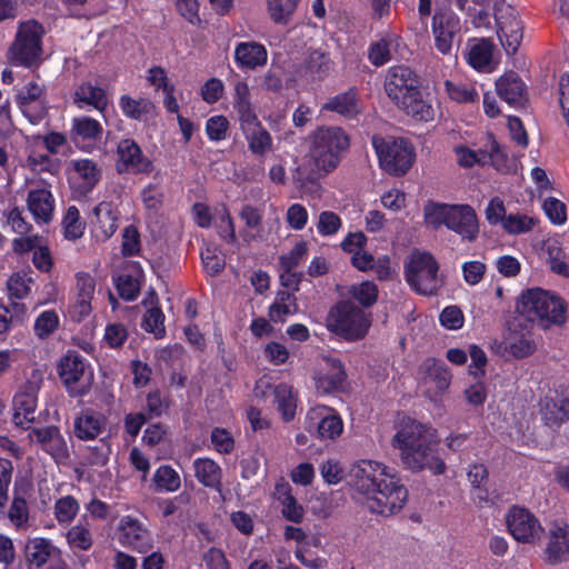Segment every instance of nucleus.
I'll list each match as a JSON object with an SVG mask.
<instances>
[{"instance_id": "obj_30", "label": "nucleus", "mask_w": 569, "mask_h": 569, "mask_svg": "<svg viewBox=\"0 0 569 569\" xmlns=\"http://www.w3.org/2000/svg\"><path fill=\"white\" fill-rule=\"evenodd\" d=\"M426 385L436 387V395L442 393L451 382V373L443 361L429 359L423 363Z\"/></svg>"}, {"instance_id": "obj_4", "label": "nucleus", "mask_w": 569, "mask_h": 569, "mask_svg": "<svg viewBox=\"0 0 569 569\" xmlns=\"http://www.w3.org/2000/svg\"><path fill=\"white\" fill-rule=\"evenodd\" d=\"M310 158L319 171L329 173L335 170L341 154L350 147L347 132L336 126L319 127L311 136Z\"/></svg>"}, {"instance_id": "obj_20", "label": "nucleus", "mask_w": 569, "mask_h": 569, "mask_svg": "<svg viewBox=\"0 0 569 569\" xmlns=\"http://www.w3.org/2000/svg\"><path fill=\"white\" fill-rule=\"evenodd\" d=\"M103 128L99 121L90 117H78L72 120L70 139L81 148L93 146L101 141Z\"/></svg>"}, {"instance_id": "obj_27", "label": "nucleus", "mask_w": 569, "mask_h": 569, "mask_svg": "<svg viewBox=\"0 0 569 569\" xmlns=\"http://www.w3.org/2000/svg\"><path fill=\"white\" fill-rule=\"evenodd\" d=\"M397 107L418 121L427 122L435 118V109L429 101L423 99L420 89L407 96V99Z\"/></svg>"}, {"instance_id": "obj_12", "label": "nucleus", "mask_w": 569, "mask_h": 569, "mask_svg": "<svg viewBox=\"0 0 569 569\" xmlns=\"http://www.w3.org/2000/svg\"><path fill=\"white\" fill-rule=\"evenodd\" d=\"M17 103L31 123H38L47 113V94L44 84L31 80L17 93Z\"/></svg>"}, {"instance_id": "obj_46", "label": "nucleus", "mask_w": 569, "mask_h": 569, "mask_svg": "<svg viewBox=\"0 0 569 569\" xmlns=\"http://www.w3.org/2000/svg\"><path fill=\"white\" fill-rule=\"evenodd\" d=\"M64 237L77 240L83 234L84 223L80 220V213L76 206L68 208L63 221Z\"/></svg>"}, {"instance_id": "obj_39", "label": "nucleus", "mask_w": 569, "mask_h": 569, "mask_svg": "<svg viewBox=\"0 0 569 569\" xmlns=\"http://www.w3.org/2000/svg\"><path fill=\"white\" fill-rule=\"evenodd\" d=\"M73 169L78 178L82 180L81 188L83 192L91 191L101 178L100 168L90 159L76 160Z\"/></svg>"}, {"instance_id": "obj_22", "label": "nucleus", "mask_w": 569, "mask_h": 569, "mask_svg": "<svg viewBox=\"0 0 569 569\" xmlns=\"http://www.w3.org/2000/svg\"><path fill=\"white\" fill-rule=\"evenodd\" d=\"M496 91L503 101L513 107H521L527 100L526 84L515 72L501 76L496 81Z\"/></svg>"}, {"instance_id": "obj_55", "label": "nucleus", "mask_w": 569, "mask_h": 569, "mask_svg": "<svg viewBox=\"0 0 569 569\" xmlns=\"http://www.w3.org/2000/svg\"><path fill=\"white\" fill-rule=\"evenodd\" d=\"M445 84L449 97L457 102H473L478 99V93L473 87L455 84L449 80Z\"/></svg>"}, {"instance_id": "obj_40", "label": "nucleus", "mask_w": 569, "mask_h": 569, "mask_svg": "<svg viewBox=\"0 0 569 569\" xmlns=\"http://www.w3.org/2000/svg\"><path fill=\"white\" fill-rule=\"evenodd\" d=\"M492 52V42L488 39H481L471 46L468 52V62L477 70H485L491 63Z\"/></svg>"}, {"instance_id": "obj_29", "label": "nucleus", "mask_w": 569, "mask_h": 569, "mask_svg": "<svg viewBox=\"0 0 569 569\" xmlns=\"http://www.w3.org/2000/svg\"><path fill=\"white\" fill-rule=\"evenodd\" d=\"M326 362L329 367L328 372L320 376L316 380L317 389L330 393L339 390L346 380V372L343 366L339 359L327 358Z\"/></svg>"}, {"instance_id": "obj_56", "label": "nucleus", "mask_w": 569, "mask_h": 569, "mask_svg": "<svg viewBox=\"0 0 569 569\" xmlns=\"http://www.w3.org/2000/svg\"><path fill=\"white\" fill-rule=\"evenodd\" d=\"M543 210L550 221L555 224H563L567 220V208L563 202L556 198H548L543 202Z\"/></svg>"}, {"instance_id": "obj_16", "label": "nucleus", "mask_w": 569, "mask_h": 569, "mask_svg": "<svg viewBox=\"0 0 569 569\" xmlns=\"http://www.w3.org/2000/svg\"><path fill=\"white\" fill-rule=\"evenodd\" d=\"M119 540L122 545L146 553L152 548V537L140 521L131 517L121 519Z\"/></svg>"}, {"instance_id": "obj_53", "label": "nucleus", "mask_w": 569, "mask_h": 569, "mask_svg": "<svg viewBox=\"0 0 569 569\" xmlns=\"http://www.w3.org/2000/svg\"><path fill=\"white\" fill-rule=\"evenodd\" d=\"M353 298L363 307H371L378 298V288L371 281H363L352 289Z\"/></svg>"}, {"instance_id": "obj_35", "label": "nucleus", "mask_w": 569, "mask_h": 569, "mask_svg": "<svg viewBox=\"0 0 569 569\" xmlns=\"http://www.w3.org/2000/svg\"><path fill=\"white\" fill-rule=\"evenodd\" d=\"M153 299H157V297L154 292H151V301L149 302L148 299L142 301V305L148 308L143 316L141 327L159 339L166 335L164 315L158 306H153Z\"/></svg>"}, {"instance_id": "obj_14", "label": "nucleus", "mask_w": 569, "mask_h": 569, "mask_svg": "<svg viewBox=\"0 0 569 569\" xmlns=\"http://www.w3.org/2000/svg\"><path fill=\"white\" fill-rule=\"evenodd\" d=\"M512 537L520 542H533L542 531L539 520L527 509L512 507L507 516Z\"/></svg>"}, {"instance_id": "obj_21", "label": "nucleus", "mask_w": 569, "mask_h": 569, "mask_svg": "<svg viewBox=\"0 0 569 569\" xmlns=\"http://www.w3.org/2000/svg\"><path fill=\"white\" fill-rule=\"evenodd\" d=\"M498 36L508 56L517 52L522 40V23L513 11L498 18Z\"/></svg>"}, {"instance_id": "obj_37", "label": "nucleus", "mask_w": 569, "mask_h": 569, "mask_svg": "<svg viewBox=\"0 0 569 569\" xmlns=\"http://www.w3.org/2000/svg\"><path fill=\"white\" fill-rule=\"evenodd\" d=\"M119 104L124 116L139 121L152 114L156 109L154 104L149 99H132L127 94L120 97Z\"/></svg>"}, {"instance_id": "obj_59", "label": "nucleus", "mask_w": 569, "mask_h": 569, "mask_svg": "<svg viewBox=\"0 0 569 569\" xmlns=\"http://www.w3.org/2000/svg\"><path fill=\"white\" fill-rule=\"evenodd\" d=\"M282 503V515L283 517L292 522L299 523L303 519V508L297 502L295 497H292L289 492L284 493L281 498Z\"/></svg>"}, {"instance_id": "obj_62", "label": "nucleus", "mask_w": 569, "mask_h": 569, "mask_svg": "<svg viewBox=\"0 0 569 569\" xmlns=\"http://www.w3.org/2000/svg\"><path fill=\"white\" fill-rule=\"evenodd\" d=\"M218 216L220 219L219 223V233L220 236L229 243H236L237 242V236L234 230L233 220L230 216L229 210L227 207L222 206L221 209L218 211Z\"/></svg>"}, {"instance_id": "obj_31", "label": "nucleus", "mask_w": 569, "mask_h": 569, "mask_svg": "<svg viewBox=\"0 0 569 569\" xmlns=\"http://www.w3.org/2000/svg\"><path fill=\"white\" fill-rule=\"evenodd\" d=\"M56 550V547L48 539H29L24 547L26 561L29 565L40 568L51 558Z\"/></svg>"}, {"instance_id": "obj_48", "label": "nucleus", "mask_w": 569, "mask_h": 569, "mask_svg": "<svg viewBox=\"0 0 569 569\" xmlns=\"http://www.w3.org/2000/svg\"><path fill=\"white\" fill-rule=\"evenodd\" d=\"M59 326V317L54 310L43 311L38 316L34 322V333L40 339H46L52 335Z\"/></svg>"}, {"instance_id": "obj_36", "label": "nucleus", "mask_w": 569, "mask_h": 569, "mask_svg": "<svg viewBox=\"0 0 569 569\" xmlns=\"http://www.w3.org/2000/svg\"><path fill=\"white\" fill-rule=\"evenodd\" d=\"M103 427L100 415L84 411L74 420V433L81 440H92L98 437Z\"/></svg>"}, {"instance_id": "obj_9", "label": "nucleus", "mask_w": 569, "mask_h": 569, "mask_svg": "<svg viewBox=\"0 0 569 569\" xmlns=\"http://www.w3.org/2000/svg\"><path fill=\"white\" fill-rule=\"evenodd\" d=\"M89 365L79 352L69 350L58 362L57 372L66 388L74 393L86 392L90 376Z\"/></svg>"}, {"instance_id": "obj_6", "label": "nucleus", "mask_w": 569, "mask_h": 569, "mask_svg": "<svg viewBox=\"0 0 569 569\" xmlns=\"http://www.w3.org/2000/svg\"><path fill=\"white\" fill-rule=\"evenodd\" d=\"M405 278L412 290L422 296L437 295L443 286L439 263L429 252L412 251L405 263Z\"/></svg>"}, {"instance_id": "obj_60", "label": "nucleus", "mask_w": 569, "mask_h": 569, "mask_svg": "<svg viewBox=\"0 0 569 569\" xmlns=\"http://www.w3.org/2000/svg\"><path fill=\"white\" fill-rule=\"evenodd\" d=\"M308 252L307 242L300 241L287 253L280 257L282 269H296Z\"/></svg>"}, {"instance_id": "obj_33", "label": "nucleus", "mask_w": 569, "mask_h": 569, "mask_svg": "<svg viewBox=\"0 0 569 569\" xmlns=\"http://www.w3.org/2000/svg\"><path fill=\"white\" fill-rule=\"evenodd\" d=\"M303 70L311 80H323L332 70V61L327 52L313 50L306 59Z\"/></svg>"}, {"instance_id": "obj_13", "label": "nucleus", "mask_w": 569, "mask_h": 569, "mask_svg": "<svg viewBox=\"0 0 569 569\" xmlns=\"http://www.w3.org/2000/svg\"><path fill=\"white\" fill-rule=\"evenodd\" d=\"M418 89V78L410 68L397 66L389 69L385 80V91L396 106Z\"/></svg>"}, {"instance_id": "obj_3", "label": "nucleus", "mask_w": 569, "mask_h": 569, "mask_svg": "<svg viewBox=\"0 0 569 569\" xmlns=\"http://www.w3.org/2000/svg\"><path fill=\"white\" fill-rule=\"evenodd\" d=\"M516 310L543 330L562 327L567 321V302L560 296L538 287L520 293Z\"/></svg>"}, {"instance_id": "obj_25", "label": "nucleus", "mask_w": 569, "mask_h": 569, "mask_svg": "<svg viewBox=\"0 0 569 569\" xmlns=\"http://www.w3.org/2000/svg\"><path fill=\"white\" fill-rule=\"evenodd\" d=\"M234 59L239 67L254 69L266 64L268 53L264 46L259 42H240L236 46Z\"/></svg>"}, {"instance_id": "obj_57", "label": "nucleus", "mask_w": 569, "mask_h": 569, "mask_svg": "<svg viewBox=\"0 0 569 569\" xmlns=\"http://www.w3.org/2000/svg\"><path fill=\"white\" fill-rule=\"evenodd\" d=\"M341 228L340 217L332 211H322L319 214L317 229L322 236H332Z\"/></svg>"}, {"instance_id": "obj_23", "label": "nucleus", "mask_w": 569, "mask_h": 569, "mask_svg": "<svg viewBox=\"0 0 569 569\" xmlns=\"http://www.w3.org/2000/svg\"><path fill=\"white\" fill-rule=\"evenodd\" d=\"M28 209L37 222L48 223L52 220L54 199L47 189H34L28 193Z\"/></svg>"}, {"instance_id": "obj_1", "label": "nucleus", "mask_w": 569, "mask_h": 569, "mask_svg": "<svg viewBox=\"0 0 569 569\" xmlns=\"http://www.w3.org/2000/svg\"><path fill=\"white\" fill-rule=\"evenodd\" d=\"M350 479L353 488L368 497V508L372 512L391 516L401 510L407 502L406 487L380 462H357L350 470Z\"/></svg>"}, {"instance_id": "obj_8", "label": "nucleus", "mask_w": 569, "mask_h": 569, "mask_svg": "<svg viewBox=\"0 0 569 569\" xmlns=\"http://www.w3.org/2000/svg\"><path fill=\"white\" fill-rule=\"evenodd\" d=\"M328 327L347 340L366 336L370 327L369 316L351 301H340L331 309Z\"/></svg>"}, {"instance_id": "obj_44", "label": "nucleus", "mask_w": 569, "mask_h": 569, "mask_svg": "<svg viewBox=\"0 0 569 569\" xmlns=\"http://www.w3.org/2000/svg\"><path fill=\"white\" fill-rule=\"evenodd\" d=\"M36 401L33 398L21 395L14 398V415L13 423L18 427H23L26 422H31L34 419Z\"/></svg>"}, {"instance_id": "obj_28", "label": "nucleus", "mask_w": 569, "mask_h": 569, "mask_svg": "<svg viewBox=\"0 0 569 569\" xmlns=\"http://www.w3.org/2000/svg\"><path fill=\"white\" fill-rule=\"evenodd\" d=\"M93 216L96 221L92 223L101 239L110 238L118 229V214L111 202L102 201L98 203L93 209Z\"/></svg>"}, {"instance_id": "obj_54", "label": "nucleus", "mask_w": 569, "mask_h": 569, "mask_svg": "<svg viewBox=\"0 0 569 569\" xmlns=\"http://www.w3.org/2000/svg\"><path fill=\"white\" fill-rule=\"evenodd\" d=\"M110 455V446L107 441L100 440L96 446L86 449V460L91 466H104Z\"/></svg>"}, {"instance_id": "obj_19", "label": "nucleus", "mask_w": 569, "mask_h": 569, "mask_svg": "<svg viewBox=\"0 0 569 569\" xmlns=\"http://www.w3.org/2000/svg\"><path fill=\"white\" fill-rule=\"evenodd\" d=\"M545 553L549 563H559L569 559V526L555 523L547 535Z\"/></svg>"}, {"instance_id": "obj_7", "label": "nucleus", "mask_w": 569, "mask_h": 569, "mask_svg": "<svg viewBox=\"0 0 569 569\" xmlns=\"http://www.w3.org/2000/svg\"><path fill=\"white\" fill-rule=\"evenodd\" d=\"M372 146L380 167L391 176L406 174L415 161V148L406 139L373 136Z\"/></svg>"}, {"instance_id": "obj_45", "label": "nucleus", "mask_w": 569, "mask_h": 569, "mask_svg": "<svg viewBox=\"0 0 569 569\" xmlns=\"http://www.w3.org/2000/svg\"><path fill=\"white\" fill-rule=\"evenodd\" d=\"M33 279L27 272L13 273L7 281V289L11 300L24 299L31 292Z\"/></svg>"}, {"instance_id": "obj_11", "label": "nucleus", "mask_w": 569, "mask_h": 569, "mask_svg": "<svg viewBox=\"0 0 569 569\" xmlns=\"http://www.w3.org/2000/svg\"><path fill=\"white\" fill-rule=\"evenodd\" d=\"M431 31L436 49L443 56H450L461 32L460 18L450 10L437 11L432 17Z\"/></svg>"}, {"instance_id": "obj_34", "label": "nucleus", "mask_w": 569, "mask_h": 569, "mask_svg": "<svg viewBox=\"0 0 569 569\" xmlns=\"http://www.w3.org/2000/svg\"><path fill=\"white\" fill-rule=\"evenodd\" d=\"M193 467L196 478L200 483L220 490L221 468L218 463L208 458H199L194 460Z\"/></svg>"}, {"instance_id": "obj_15", "label": "nucleus", "mask_w": 569, "mask_h": 569, "mask_svg": "<svg viewBox=\"0 0 569 569\" xmlns=\"http://www.w3.org/2000/svg\"><path fill=\"white\" fill-rule=\"evenodd\" d=\"M119 173H148L152 170V162L142 154L141 148L132 139H123L117 148Z\"/></svg>"}, {"instance_id": "obj_51", "label": "nucleus", "mask_w": 569, "mask_h": 569, "mask_svg": "<svg viewBox=\"0 0 569 569\" xmlns=\"http://www.w3.org/2000/svg\"><path fill=\"white\" fill-rule=\"evenodd\" d=\"M116 287L119 296L127 301L134 300L140 291V282L138 278L129 273L118 276L116 279Z\"/></svg>"}, {"instance_id": "obj_64", "label": "nucleus", "mask_w": 569, "mask_h": 569, "mask_svg": "<svg viewBox=\"0 0 569 569\" xmlns=\"http://www.w3.org/2000/svg\"><path fill=\"white\" fill-rule=\"evenodd\" d=\"M9 518L16 526H21L29 519L27 501L23 497L17 493L14 495L13 501L9 509Z\"/></svg>"}, {"instance_id": "obj_47", "label": "nucleus", "mask_w": 569, "mask_h": 569, "mask_svg": "<svg viewBox=\"0 0 569 569\" xmlns=\"http://www.w3.org/2000/svg\"><path fill=\"white\" fill-rule=\"evenodd\" d=\"M452 204L430 202L425 207V220L428 224L438 228L441 224L448 227V217Z\"/></svg>"}, {"instance_id": "obj_52", "label": "nucleus", "mask_w": 569, "mask_h": 569, "mask_svg": "<svg viewBox=\"0 0 569 569\" xmlns=\"http://www.w3.org/2000/svg\"><path fill=\"white\" fill-rule=\"evenodd\" d=\"M505 350L513 358L520 359L530 356L535 346L523 336L510 337L505 341Z\"/></svg>"}, {"instance_id": "obj_63", "label": "nucleus", "mask_w": 569, "mask_h": 569, "mask_svg": "<svg viewBox=\"0 0 569 569\" xmlns=\"http://www.w3.org/2000/svg\"><path fill=\"white\" fill-rule=\"evenodd\" d=\"M368 57L370 62L376 67H380L387 63L391 59L389 43L387 40L380 39L379 41L372 43L369 48Z\"/></svg>"}, {"instance_id": "obj_49", "label": "nucleus", "mask_w": 569, "mask_h": 569, "mask_svg": "<svg viewBox=\"0 0 569 569\" xmlns=\"http://www.w3.org/2000/svg\"><path fill=\"white\" fill-rule=\"evenodd\" d=\"M79 511V503L72 496L58 499L54 503V515L60 523L71 522Z\"/></svg>"}, {"instance_id": "obj_5", "label": "nucleus", "mask_w": 569, "mask_h": 569, "mask_svg": "<svg viewBox=\"0 0 569 569\" xmlns=\"http://www.w3.org/2000/svg\"><path fill=\"white\" fill-rule=\"evenodd\" d=\"M43 26L34 19L20 21L8 58L16 66L36 68L42 61Z\"/></svg>"}, {"instance_id": "obj_61", "label": "nucleus", "mask_w": 569, "mask_h": 569, "mask_svg": "<svg viewBox=\"0 0 569 569\" xmlns=\"http://www.w3.org/2000/svg\"><path fill=\"white\" fill-rule=\"evenodd\" d=\"M535 220L527 216L509 214L503 220V228L509 233H522L532 229Z\"/></svg>"}, {"instance_id": "obj_26", "label": "nucleus", "mask_w": 569, "mask_h": 569, "mask_svg": "<svg viewBox=\"0 0 569 569\" xmlns=\"http://www.w3.org/2000/svg\"><path fill=\"white\" fill-rule=\"evenodd\" d=\"M322 110L336 112L345 118L352 119L360 113L358 93L355 89L330 97Z\"/></svg>"}, {"instance_id": "obj_43", "label": "nucleus", "mask_w": 569, "mask_h": 569, "mask_svg": "<svg viewBox=\"0 0 569 569\" xmlns=\"http://www.w3.org/2000/svg\"><path fill=\"white\" fill-rule=\"evenodd\" d=\"M299 0H267L268 13L278 24H287L297 9Z\"/></svg>"}, {"instance_id": "obj_10", "label": "nucleus", "mask_w": 569, "mask_h": 569, "mask_svg": "<svg viewBox=\"0 0 569 569\" xmlns=\"http://www.w3.org/2000/svg\"><path fill=\"white\" fill-rule=\"evenodd\" d=\"M305 429L320 440H333L342 433L343 423L335 409L317 406L307 412Z\"/></svg>"}, {"instance_id": "obj_17", "label": "nucleus", "mask_w": 569, "mask_h": 569, "mask_svg": "<svg viewBox=\"0 0 569 569\" xmlns=\"http://www.w3.org/2000/svg\"><path fill=\"white\" fill-rule=\"evenodd\" d=\"M447 228L460 234L462 239L473 241L479 231L475 210L468 204H452Z\"/></svg>"}, {"instance_id": "obj_18", "label": "nucleus", "mask_w": 569, "mask_h": 569, "mask_svg": "<svg viewBox=\"0 0 569 569\" xmlns=\"http://www.w3.org/2000/svg\"><path fill=\"white\" fill-rule=\"evenodd\" d=\"M29 438L41 446V448L56 460L68 457V447L63 436L56 426L32 428Z\"/></svg>"}, {"instance_id": "obj_42", "label": "nucleus", "mask_w": 569, "mask_h": 569, "mask_svg": "<svg viewBox=\"0 0 569 569\" xmlns=\"http://www.w3.org/2000/svg\"><path fill=\"white\" fill-rule=\"evenodd\" d=\"M153 482L156 491L174 492L180 488L181 480L179 473L170 466H160L154 475Z\"/></svg>"}, {"instance_id": "obj_41", "label": "nucleus", "mask_w": 569, "mask_h": 569, "mask_svg": "<svg viewBox=\"0 0 569 569\" xmlns=\"http://www.w3.org/2000/svg\"><path fill=\"white\" fill-rule=\"evenodd\" d=\"M273 395L274 402L278 410L281 412L283 420H292L296 415L297 405L291 387L286 383H280L274 387Z\"/></svg>"}, {"instance_id": "obj_38", "label": "nucleus", "mask_w": 569, "mask_h": 569, "mask_svg": "<svg viewBox=\"0 0 569 569\" xmlns=\"http://www.w3.org/2000/svg\"><path fill=\"white\" fill-rule=\"evenodd\" d=\"M242 133L248 142V149L253 154L264 156L272 150V137L262 124Z\"/></svg>"}, {"instance_id": "obj_32", "label": "nucleus", "mask_w": 569, "mask_h": 569, "mask_svg": "<svg viewBox=\"0 0 569 569\" xmlns=\"http://www.w3.org/2000/svg\"><path fill=\"white\" fill-rule=\"evenodd\" d=\"M73 101L80 108L83 106H92L99 111H103L108 104L106 91L91 83L80 84L73 93Z\"/></svg>"}, {"instance_id": "obj_24", "label": "nucleus", "mask_w": 569, "mask_h": 569, "mask_svg": "<svg viewBox=\"0 0 569 569\" xmlns=\"http://www.w3.org/2000/svg\"><path fill=\"white\" fill-rule=\"evenodd\" d=\"M541 419L548 427H560L569 421V398L553 399L545 397L540 401Z\"/></svg>"}, {"instance_id": "obj_50", "label": "nucleus", "mask_w": 569, "mask_h": 569, "mask_svg": "<svg viewBox=\"0 0 569 569\" xmlns=\"http://www.w3.org/2000/svg\"><path fill=\"white\" fill-rule=\"evenodd\" d=\"M67 541L71 548L79 550H89L92 546V535L83 525H76L67 532Z\"/></svg>"}, {"instance_id": "obj_58", "label": "nucleus", "mask_w": 569, "mask_h": 569, "mask_svg": "<svg viewBox=\"0 0 569 569\" xmlns=\"http://www.w3.org/2000/svg\"><path fill=\"white\" fill-rule=\"evenodd\" d=\"M229 122L223 116H214L207 120L206 131L208 138L212 141H221L227 137Z\"/></svg>"}, {"instance_id": "obj_2", "label": "nucleus", "mask_w": 569, "mask_h": 569, "mask_svg": "<svg viewBox=\"0 0 569 569\" xmlns=\"http://www.w3.org/2000/svg\"><path fill=\"white\" fill-rule=\"evenodd\" d=\"M391 446L399 450L403 467L413 472L429 469L441 475L446 470L445 462L437 455L436 431L415 419L403 417L399 420Z\"/></svg>"}]
</instances>
